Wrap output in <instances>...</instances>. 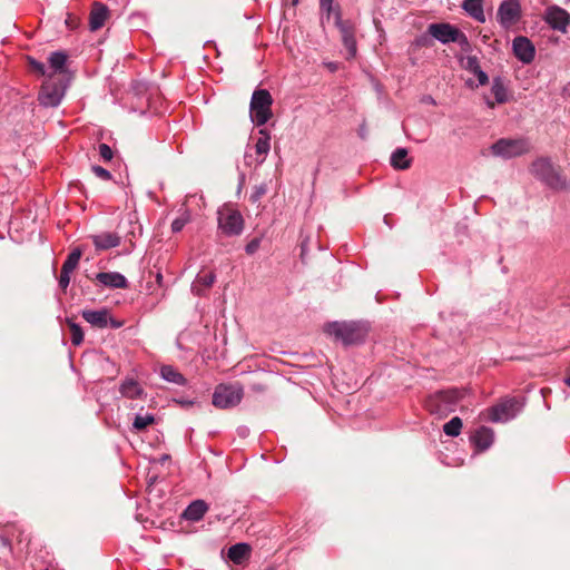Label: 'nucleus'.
<instances>
[{"label": "nucleus", "mask_w": 570, "mask_h": 570, "mask_svg": "<svg viewBox=\"0 0 570 570\" xmlns=\"http://www.w3.org/2000/svg\"><path fill=\"white\" fill-rule=\"evenodd\" d=\"M391 165L395 169H407L411 166V159L407 157L405 148H397L391 156Z\"/></svg>", "instance_id": "b1692460"}, {"label": "nucleus", "mask_w": 570, "mask_h": 570, "mask_svg": "<svg viewBox=\"0 0 570 570\" xmlns=\"http://www.w3.org/2000/svg\"><path fill=\"white\" fill-rule=\"evenodd\" d=\"M69 358L71 360V350L68 351Z\"/></svg>", "instance_id": "4d7b16f0"}, {"label": "nucleus", "mask_w": 570, "mask_h": 570, "mask_svg": "<svg viewBox=\"0 0 570 570\" xmlns=\"http://www.w3.org/2000/svg\"><path fill=\"white\" fill-rule=\"evenodd\" d=\"M214 282L215 275L213 273L199 275L193 288L197 291V294H200V288L198 286L202 285L204 288H209Z\"/></svg>", "instance_id": "473e14b6"}, {"label": "nucleus", "mask_w": 570, "mask_h": 570, "mask_svg": "<svg viewBox=\"0 0 570 570\" xmlns=\"http://www.w3.org/2000/svg\"><path fill=\"white\" fill-rule=\"evenodd\" d=\"M108 14V8L105 4L100 2H95L92 4V9L89 16L90 30L97 31L98 29H100L105 24Z\"/></svg>", "instance_id": "dca6fc26"}, {"label": "nucleus", "mask_w": 570, "mask_h": 570, "mask_svg": "<svg viewBox=\"0 0 570 570\" xmlns=\"http://www.w3.org/2000/svg\"><path fill=\"white\" fill-rule=\"evenodd\" d=\"M160 281H161V275H160V274H158V275H157V282H158V283H160Z\"/></svg>", "instance_id": "5fc2aeb1"}, {"label": "nucleus", "mask_w": 570, "mask_h": 570, "mask_svg": "<svg viewBox=\"0 0 570 570\" xmlns=\"http://www.w3.org/2000/svg\"><path fill=\"white\" fill-rule=\"evenodd\" d=\"M32 71L46 78L41 86L38 100L45 107H56L60 104L69 85L68 55L65 51H53L48 57V63L28 57Z\"/></svg>", "instance_id": "f257e3e1"}, {"label": "nucleus", "mask_w": 570, "mask_h": 570, "mask_svg": "<svg viewBox=\"0 0 570 570\" xmlns=\"http://www.w3.org/2000/svg\"><path fill=\"white\" fill-rule=\"evenodd\" d=\"M142 390L135 380H126L120 386V393L128 399H136Z\"/></svg>", "instance_id": "c85d7f7f"}, {"label": "nucleus", "mask_w": 570, "mask_h": 570, "mask_svg": "<svg viewBox=\"0 0 570 570\" xmlns=\"http://www.w3.org/2000/svg\"><path fill=\"white\" fill-rule=\"evenodd\" d=\"M305 253H306L305 244L303 243V244H302V253H301V256H302V257H304Z\"/></svg>", "instance_id": "09e8293b"}, {"label": "nucleus", "mask_w": 570, "mask_h": 570, "mask_svg": "<svg viewBox=\"0 0 570 570\" xmlns=\"http://www.w3.org/2000/svg\"><path fill=\"white\" fill-rule=\"evenodd\" d=\"M416 43H417L419 46H428V45H429V39H428V37H424V36H423V37H421V38H419V39L416 40Z\"/></svg>", "instance_id": "c03bdc74"}, {"label": "nucleus", "mask_w": 570, "mask_h": 570, "mask_svg": "<svg viewBox=\"0 0 570 570\" xmlns=\"http://www.w3.org/2000/svg\"><path fill=\"white\" fill-rule=\"evenodd\" d=\"M491 92L494 96V101L487 98L489 108H494L495 104H504L509 100L508 87L503 78L495 77L492 81Z\"/></svg>", "instance_id": "2eb2a0df"}, {"label": "nucleus", "mask_w": 570, "mask_h": 570, "mask_svg": "<svg viewBox=\"0 0 570 570\" xmlns=\"http://www.w3.org/2000/svg\"><path fill=\"white\" fill-rule=\"evenodd\" d=\"M243 397V389L237 384H220L213 394V404L218 409L236 406Z\"/></svg>", "instance_id": "6e6552de"}, {"label": "nucleus", "mask_w": 570, "mask_h": 570, "mask_svg": "<svg viewBox=\"0 0 570 570\" xmlns=\"http://www.w3.org/2000/svg\"><path fill=\"white\" fill-rule=\"evenodd\" d=\"M96 279L104 286L111 288H127L128 282L124 275L116 272L98 273Z\"/></svg>", "instance_id": "f3484780"}, {"label": "nucleus", "mask_w": 570, "mask_h": 570, "mask_svg": "<svg viewBox=\"0 0 570 570\" xmlns=\"http://www.w3.org/2000/svg\"><path fill=\"white\" fill-rule=\"evenodd\" d=\"M65 21H66L67 26L70 23V21H71V13L70 12L67 13Z\"/></svg>", "instance_id": "49530a36"}, {"label": "nucleus", "mask_w": 570, "mask_h": 570, "mask_svg": "<svg viewBox=\"0 0 570 570\" xmlns=\"http://www.w3.org/2000/svg\"><path fill=\"white\" fill-rule=\"evenodd\" d=\"M468 69L471 70L473 73L476 72L478 69H481L479 66V61L475 57L468 58Z\"/></svg>", "instance_id": "ea45409f"}, {"label": "nucleus", "mask_w": 570, "mask_h": 570, "mask_svg": "<svg viewBox=\"0 0 570 570\" xmlns=\"http://www.w3.org/2000/svg\"><path fill=\"white\" fill-rule=\"evenodd\" d=\"M99 154H100L101 158H102L104 160H106V161H109V160H111V158H112V150H111V148H110L108 145H106V144H101V145L99 146Z\"/></svg>", "instance_id": "c9c22d12"}, {"label": "nucleus", "mask_w": 570, "mask_h": 570, "mask_svg": "<svg viewBox=\"0 0 570 570\" xmlns=\"http://www.w3.org/2000/svg\"><path fill=\"white\" fill-rule=\"evenodd\" d=\"M367 327L360 322H333L325 326V332L344 345L358 344L367 335Z\"/></svg>", "instance_id": "f03ea898"}, {"label": "nucleus", "mask_w": 570, "mask_h": 570, "mask_svg": "<svg viewBox=\"0 0 570 570\" xmlns=\"http://www.w3.org/2000/svg\"><path fill=\"white\" fill-rule=\"evenodd\" d=\"M82 317L91 325L104 328L108 326L109 312L107 309L83 311Z\"/></svg>", "instance_id": "412c9836"}, {"label": "nucleus", "mask_w": 570, "mask_h": 570, "mask_svg": "<svg viewBox=\"0 0 570 570\" xmlns=\"http://www.w3.org/2000/svg\"><path fill=\"white\" fill-rule=\"evenodd\" d=\"M188 222H189L188 216H181V217L176 218L171 224L173 232L174 233L180 232Z\"/></svg>", "instance_id": "f704fd0d"}, {"label": "nucleus", "mask_w": 570, "mask_h": 570, "mask_svg": "<svg viewBox=\"0 0 570 570\" xmlns=\"http://www.w3.org/2000/svg\"><path fill=\"white\" fill-rule=\"evenodd\" d=\"M253 390L256 392H264L266 390V386L262 384H254Z\"/></svg>", "instance_id": "a18cd8bd"}, {"label": "nucleus", "mask_w": 570, "mask_h": 570, "mask_svg": "<svg viewBox=\"0 0 570 570\" xmlns=\"http://www.w3.org/2000/svg\"><path fill=\"white\" fill-rule=\"evenodd\" d=\"M181 403L185 404V405H191L193 404V402H187V401H184Z\"/></svg>", "instance_id": "603ef678"}, {"label": "nucleus", "mask_w": 570, "mask_h": 570, "mask_svg": "<svg viewBox=\"0 0 570 570\" xmlns=\"http://www.w3.org/2000/svg\"><path fill=\"white\" fill-rule=\"evenodd\" d=\"M94 173L96 174V176H98L99 178H101L104 180H108L111 178L110 173L100 166H95Z\"/></svg>", "instance_id": "58836bf2"}, {"label": "nucleus", "mask_w": 570, "mask_h": 570, "mask_svg": "<svg viewBox=\"0 0 570 570\" xmlns=\"http://www.w3.org/2000/svg\"><path fill=\"white\" fill-rule=\"evenodd\" d=\"M335 26L340 31L342 43L347 52V59L356 56L357 45L355 39V24L351 20H343L337 13Z\"/></svg>", "instance_id": "9b49d317"}, {"label": "nucleus", "mask_w": 570, "mask_h": 570, "mask_svg": "<svg viewBox=\"0 0 570 570\" xmlns=\"http://www.w3.org/2000/svg\"><path fill=\"white\" fill-rule=\"evenodd\" d=\"M160 375L164 380L179 385L185 383L184 376L170 365H164L160 368Z\"/></svg>", "instance_id": "c756f323"}, {"label": "nucleus", "mask_w": 570, "mask_h": 570, "mask_svg": "<svg viewBox=\"0 0 570 570\" xmlns=\"http://www.w3.org/2000/svg\"><path fill=\"white\" fill-rule=\"evenodd\" d=\"M108 325L112 328H119L124 325V321H119V320H116V318H112L110 315H109V318H108Z\"/></svg>", "instance_id": "79ce46f5"}, {"label": "nucleus", "mask_w": 570, "mask_h": 570, "mask_svg": "<svg viewBox=\"0 0 570 570\" xmlns=\"http://www.w3.org/2000/svg\"><path fill=\"white\" fill-rule=\"evenodd\" d=\"M374 23H375L376 28L379 29L380 21L379 20H374Z\"/></svg>", "instance_id": "864d4df0"}, {"label": "nucleus", "mask_w": 570, "mask_h": 570, "mask_svg": "<svg viewBox=\"0 0 570 570\" xmlns=\"http://www.w3.org/2000/svg\"><path fill=\"white\" fill-rule=\"evenodd\" d=\"M120 236L117 233L104 232L92 237L97 249L106 250L119 246Z\"/></svg>", "instance_id": "a211bd4d"}, {"label": "nucleus", "mask_w": 570, "mask_h": 570, "mask_svg": "<svg viewBox=\"0 0 570 570\" xmlns=\"http://www.w3.org/2000/svg\"><path fill=\"white\" fill-rule=\"evenodd\" d=\"M80 257H81V250L79 248H73V267L76 266V264Z\"/></svg>", "instance_id": "37998d69"}, {"label": "nucleus", "mask_w": 570, "mask_h": 570, "mask_svg": "<svg viewBox=\"0 0 570 570\" xmlns=\"http://www.w3.org/2000/svg\"><path fill=\"white\" fill-rule=\"evenodd\" d=\"M564 382H566V384H567L568 386H570V375L566 379V381H564Z\"/></svg>", "instance_id": "3c124183"}, {"label": "nucleus", "mask_w": 570, "mask_h": 570, "mask_svg": "<svg viewBox=\"0 0 570 570\" xmlns=\"http://www.w3.org/2000/svg\"><path fill=\"white\" fill-rule=\"evenodd\" d=\"M266 193H267V185L261 184L258 186H255L250 198L255 203V202L259 200Z\"/></svg>", "instance_id": "72a5a7b5"}, {"label": "nucleus", "mask_w": 570, "mask_h": 570, "mask_svg": "<svg viewBox=\"0 0 570 570\" xmlns=\"http://www.w3.org/2000/svg\"><path fill=\"white\" fill-rule=\"evenodd\" d=\"M248 554L249 547L246 543H237L228 549V558L236 564L242 563Z\"/></svg>", "instance_id": "393cba45"}, {"label": "nucleus", "mask_w": 570, "mask_h": 570, "mask_svg": "<svg viewBox=\"0 0 570 570\" xmlns=\"http://www.w3.org/2000/svg\"><path fill=\"white\" fill-rule=\"evenodd\" d=\"M472 442L479 451L489 449L493 442V432L491 429L482 426L472 436Z\"/></svg>", "instance_id": "6ab92c4d"}, {"label": "nucleus", "mask_w": 570, "mask_h": 570, "mask_svg": "<svg viewBox=\"0 0 570 570\" xmlns=\"http://www.w3.org/2000/svg\"><path fill=\"white\" fill-rule=\"evenodd\" d=\"M520 407L521 404L515 397L505 399L489 409V417L492 422H507L517 415Z\"/></svg>", "instance_id": "9d476101"}, {"label": "nucleus", "mask_w": 570, "mask_h": 570, "mask_svg": "<svg viewBox=\"0 0 570 570\" xmlns=\"http://www.w3.org/2000/svg\"><path fill=\"white\" fill-rule=\"evenodd\" d=\"M462 8L476 21H485L483 0H464Z\"/></svg>", "instance_id": "5701e85b"}, {"label": "nucleus", "mask_w": 570, "mask_h": 570, "mask_svg": "<svg viewBox=\"0 0 570 570\" xmlns=\"http://www.w3.org/2000/svg\"><path fill=\"white\" fill-rule=\"evenodd\" d=\"M513 53L523 63H530L535 56L533 43L523 36H519L513 40Z\"/></svg>", "instance_id": "ddd939ff"}, {"label": "nucleus", "mask_w": 570, "mask_h": 570, "mask_svg": "<svg viewBox=\"0 0 570 570\" xmlns=\"http://www.w3.org/2000/svg\"><path fill=\"white\" fill-rule=\"evenodd\" d=\"M474 75L476 76L479 83L481 86H484L489 82V77L483 70L478 69L476 72H474Z\"/></svg>", "instance_id": "a19ab883"}, {"label": "nucleus", "mask_w": 570, "mask_h": 570, "mask_svg": "<svg viewBox=\"0 0 570 570\" xmlns=\"http://www.w3.org/2000/svg\"><path fill=\"white\" fill-rule=\"evenodd\" d=\"M154 422H155V417L151 414L136 415V417L134 420V423H132V426L137 431H142L147 426L151 425Z\"/></svg>", "instance_id": "2f4dec72"}, {"label": "nucleus", "mask_w": 570, "mask_h": 570, "mask_svg": "<svg viewBox=\"0 0 570 570\" xmlns=\"http://www.w3.org/2000/svg\"><path fill=\"white\" fill-rule=\"evenodd\" d=\"M259 138L257 139L255 144V150L257 155L266 156L269 151L271 145V135L267 131V129H261L258 131Z\"/></svg>", "instance_id": "a878e982"}, {"label": "nucleus", "mask_w": 570, "mask_h": 570, "mask_svg": "<svg viewBox=\"0 0 570 570\" xmlns=\"http://www.w3.org/2000/svg\"><path fill=\"white\" fill-rule=\"evenodd\" d=\"M70 273H71V252H68L62 264L61 274L59 277V287L63 291L68 287L70 283Z\"/></svg>", "instance_id": "bb28decb"}, {"label": "nucleus", "mask_w": 570, "mask_h": 570, "mask_svg": "<svg viewBox=\"0 0 570 570\" xmlns=\"http://www.w3.org/2000/svg\"><path fill=\"white\" fill-rule=\"evenodd\" d=\"M80 208L82 212H85L87 209L86 205L85 204H79Z\"/></svg>", "instance_id": "8fccbe9b"}, {"label": "nucleus", "mask_w": 570, "mask_h": 570, "mask_svg": "<svg viewBox=\"0 0 570 570\" xmlns=\"http://www.w3.org/2000/svg\"><path fill=\"white\" fill-rule=\"evenodd\" d=\"M491 151L494 156L508 159L529 153L530 144L524 138H501L491 146Z\"/></svg>", "instance_id": "0eeeda50"}, {"label": "nucleus", "mask_w": 570, "mask_h": 570, "mask_svg": "<svg viewBox=\"0 0 570 570\" xmlns=\"http://www.w3.org/2000/svg\"><path fill=\"white\" fill-rule=\"evenodd\" d=\"M273 98L267 89H256L250 99L249 111L256 126L265 125L273 116Z\"/></svg>", "instance_id": "20e7f679"}, {"label": "nucleus", "mask_w": 570, "mask_h": 570, "mask_svg": "<svg viewBox=\"0 0 570 570\" xmlns=\"http://www.w3.org/2000/svg\"><path fill=\"white\" fill-rule=\"evenodd\" d=\"M464 394L465 390L459 389L440 391L428 399L426 407L431 413L445 415L454 411V406L464 396Z\"/></svg>", "instance_id": "39448f33"}, {"label": "nucleus", "mask_w": 570, "mask_h": 570, "mask_svg": "<svg viewBox=\"0 0 570 570\" xmlns=\"http://www.w3.org/2000/svg\"><path fill=\"white\" fill-rule=\"evenodd\" d=\"M462 420L459 416L452 417L443 425V431L449 436H458L461 433Z\"/></svg>", "instance_id": "7c9ffc66"}, {"label": "nucleus", "mask_w": 570, "mask_h": 570, "mask_svg": "<svg viewBox=\"0 0 570 570\" xmlns=\"http://www.w3.org/2000/svg\"><path fill=\"white\" fill-rule=\"evenodd\" d=\"M546 21L553 29L566 32L570 23V14L560 7H551L547 10Z\"/></svg>", "instance_id": "4468645a"}, {"label": "nucleus", "mask_w": 570, "mask_h": 570, "mask_svg": "<svg viewBox=\"0 0 570 570\" xmlns=\"http://www.w3.org/2000/svg\"><path fill=\"white\" fill-rule=\"evenodd\" d=\"M83 341V332L79 325L73 323V345H79Z\"/></svg>", "instance_id": "e433bc0d"}, {"label": "nucleus", "mask_w": 570, "mask_h": 570, "mask_svg": "<svg viewBox=\"0 0 570 570\" xmlns=\"http://www.w3.org/2000/svg\"><path fill=\"white\" fill-rule=\"evenodd\" d=\"M77 483L79 495H85L89 488L87 478V460L83 453L79 454Z\"/></svg>", "instance_id": "4be33fe9"}, {"label": "nucleus", "mask_w": 570, "mask_h": 570, "mask_svg": "<svg viewBox=\"0 0 570 570\" xmlns=\"http://www.w3.org/2000/svg\"><path fill=\"white\" fill-rule=\"evenodd\" d=\"M320 9L325 12L326 20H330L331 16H334V20L337 21V13L342 18V9L338 3L334 4V0H320Z\"/></svg>", "instance_id": "cd10ccee"}, {"label": "nucleus", "mask_w": 570, "mask_h": 570, "mask_svg": "<svg viewBox=\"0 0 570 570\" xmlns=\"http://www.w3.org/2000/svg\"><path fill=\"white\" fill-rule=\"evenodd\" d=\"M259 245H261V239L254 238L246 245L245 250L248 255H252L259 248Z\"/></svg>", "instance_id": "4c0bfd02"}, {"label": "nucleus", "mask_w": 570, "mask_h": 570, "mask_svg": "<svg viewBox=\"0 0 570 570\" xmlns=\"http://www.w3.org/2000/svg\"><path fill=\"white\" fill-rule=\"evenodd\" d=\"M66 324L69 326V328H71V318L68 316L66 317Z\"/></svg>", "instance_id": "de8ad7c7"}, {"label": "nucleus", "mask_w": 570, "mask_h": 570, "mask_svg": "<svg viewBox=\"0 0 570 570\" xmlns=\"http://www.w3.org/2000/svg\"><path fill=\"white\" fill-rule=\"evenodd\" d=\"M218 229L228 237L238 236L244 229L242 214L233 207L225 205L217 212Z\"/></svg>", "instance_id": "423d86ee"}, {"label": "nucleus", "mask_w": 570, "mask_h": 570, "mask_svg": "<svg viewBox=\"0 0 570 570\" xmlns=\"http://www.w3.org/2000/svg\"><path fill=\"white\" fill-rule=\"evenodd\" d=\"M428 32L442 43L456 42L461 46L469 43L466 36L450 23H431Z\"/></svg>", "instance_id": "1a4fd4ad"}, {"label": "nucleus", "mask_w": 570, "mask_h": 570, "mask_svg": "<svg viewBox=\"0 0 570 570\" xmlns=\"http://www.w3.org/2000/svg\"><path fill=\"white\" fill-rule=\"evenodd\" d=\"M207 510L208 505L205 501L196 500L185 509L183 517L189 521H199Z\"/></svg>", "instance_id": "aec40b11"}, {"label": "nucleus", "mask_w": 570, "mask_h": 570, "mask_svg": "<svg viewBox=\"0 0 570 570\" xmlns=\"http://www.w3.org/2000/svg\"><path fill=\"white\" fill-rule=\"evenodd\" d=\"M498 20L504 28L515 24L521 18V6L519 0L503 1L497 13Z\"/></svg>", "instance_id": "f8f14e48"}, {"label": "nucleus", "mask_w": 570, "mask_h": 570, "mask_svg": "<svg viewBox=\"0 0 570 570\" xmlns=\"http://www.w3.org/2000/svg\"><path fill=\"white\" fill-rule=\"evenodd\" d=\"M292 3L296 6L298 3V0H292Z\"/></svg>", "instance_id": "6e6d98bb"}, {"label": "nucleus", "mask_w": 570, "mask_h": 570, "mask_svg": "<svg viewBox=\"0 0 570 570\" xmlns=\"http://www.w3.org/2000/svg\"><path fill=\"white\" fill-rule=\"evenodd\" d=\"M531 173L553 189H564L567 187L560 167L554 166L548 158L534 160L531 165Z\"/></svg>", "instance_id": "7ed1b4c3"}]
</instances>
